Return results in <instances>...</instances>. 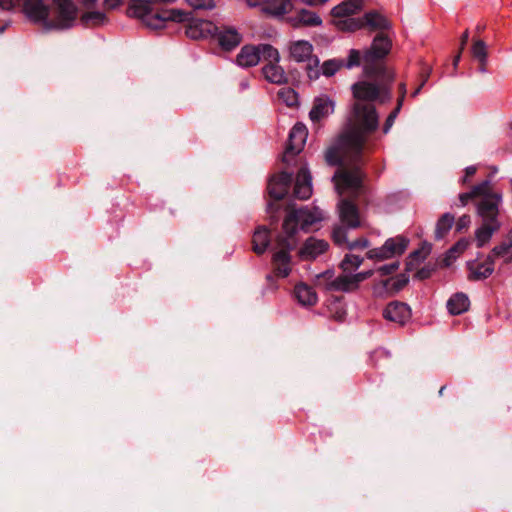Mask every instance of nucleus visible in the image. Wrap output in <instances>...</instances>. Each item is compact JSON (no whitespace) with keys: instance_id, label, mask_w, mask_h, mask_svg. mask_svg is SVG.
Masks as SVG:
<instances>
[{"instance_id":"obj_50","label":"nucleus","mask_w":512,"mask_h":512,"mask_svg":"<svg viewBox=\"0 0 512 512\" xmlns=\"http://www.w3.org/2000/svg\"><path fill=\"white\" fill-rule=\"evenodd\" d=\"M392 281V288L395 291L402 290L409 282V278L405 273L399 274L396 278L390 279ZM389 282V280L387 281Z\"/></svg>"},{"instance_id":"obj_21","label":"nucleus","mask_w":512,"mask_h":512,"mask_svg":"<svg viewBox=\"0 0 512 512\" xmlns=\"http://www.w3.org/2000/svg\"><path fill=\"white\" fill-rule=\"evenodd\" d=\"M339 217L341 222L351 229L361 226L358 206L351 200L342 199L339 203Z\"/></svg>"},{"instance_id":"obj_7","label":"nucleus","mask_w":512,"mask_h":512,"mask_svg":"<svg viewBox=\"0 0 512 512\" xmlns=\"http://www.w3.org/2000/svg\"><path fill=\"white\" fill-rule=\"evenodd\" d=\"M276 48L271 44L260 43L258 45H244L236 56V63L240 67L249 68L256 66L261 60H276Z\"/></svg>"},{"instance_id":"obj_16","label":"nucleus","mask_w":512,"mask_h":512,"mask_svg":"<svg viewBox=\"0 0 512 512\" xmlns=\"http://www.w3.org/2000/svg\"><path fill=\"white\" fill-rule=\"evenodd\" d=\"M373 274L372 270L359 272L356 274L339 275L330 283V289L340 292H352L358 289L361 282L371 277Z\"/></svg>"},{"instance_id":"obj_24","label":"nucleus","mask_w":512,"mask_h":512,"mask_svg":"<svg viewBox=\"0 0 512 512\" xmlns=\"http://www.w3.org/2000/svg\"><path fill=\"white\" fill-rule=\"evenodd\" d=\"M363 22L364 25L368 26L371 30H380V32H384L391 28L390 21L376 11L366 12L363 16Z\"/></svg>"},{"instance_id":"obj_62","label":"nucleus","mask_w":512,"mask_h":512,"mask_svg":"<svg viewBox=\"0 0 512 512\" xmlns=\"http://www.w3.org/2000/svg\"><path fill=\"white\" fill-rule=\"evenodd\" d=\"M461 53H462V51L459 49V52L457 53V55L453 59V66H454L455 69L457 68L458 63H459V61L461 59Z\"/></svg>"},{"instance_id":"obj_2","label":"nucleus","mask_w":512,"mask_h":512,"mask_svg":"<svg viewBox=\"0 0 512 512\" xmlns=\"http://www.w3.org/2000/svg\"><path fill=\"white\" fill-rule=\"evenodd\" d=\"M16 6L21 7L30 22L40 24L46 30L71 28L78 12L72 0H52L51 7L44 0H0V8L3 10L10 11Z\"/></svg>"},{"instance_id":"obj_60","label":"nucleus","mask_w":512,"mask_h":512,"mask_svg":"<svg viewBox=\"0 0 512 512\" xmlns=\"http://www.w3.org/2000/svg\"><path fill=\"white\" fill-rule=\"evenodd\" d=\"M268 0H247V3L250 7L263 6L266 4Z\"/></svg>"},{"instance_id":"obj_38","label":"nucleus","mask_w":512,"mask_h":512,"mask_svg":"<svg viewBox=\"0 0 512 512\" xmlns=\"http://www.w3.org/2000/svg\"><path fill=\"white\" fill-rule=\"evenodd\" d=\"M296 19L299 24L309 27L318 26L322 23L321 18L315 12L306 9L300 10Z\"/></svg>"},{"instance_id":"obj_17","label":"nucleus","mask_w":512,"mask_h":512,"mask_svg":"<svg viewBox=\"0 0 512 512\" xmlns=\"http://www.w3.org/2000/svg\"><path fill=\"white\" fill-rule=\"evenodd\" d=\"M292 179L293 174L287 171L272 176L267 185L269 196L276 201L283 199L290 189Z\"/></svg>"},{"instance_id":"obj_57","label":"nucleus","mask_w":512,"mask_h":512,"mask_svg":"<svg viewBox=\"0 0 512 512\" xmlns=\"http://www.w3.org/2000/svg\"><path fill=\"white\" fill-rule=\"evenodd\" d=\"M472 199H474V196L471 190L469 192L459 194V201L461 206H466Z\"/></svg>"},{"instance_id":"obj_55","label":"nucleus","mask_w":512,"mask_h":512,"mask_svg":"<svg viewBox=\"0 0 512 512\" xmlns=\"http://www.w3.org/2000/svg\"><path fill=\"white\" fill-rule=\"evenodd\" d=\"M432 68L428 65H423L420 71V78H421V85H425L428 81L430 74H431Z\"/></svg>"},{"instance_id":"obj_56","label":"nucleus","mask_w":512,"mask_h":512,"mask_svg":"<svg viewBox=\"0 0 512 512\" xmlns=\"http://www.w3.org/2000/svg\"><path fill=\"white\" fill-rule=\"evenodd\" d=\"M470 224V216L469 215H463L461 216L457 223H456V229L457 231H461L464 228H467Z\"/></svg>"},{"instance_id":"obj_54","label":"nucleus","mask_w":512,"mask_h":512,"mask_svg":"<svg viewBox=\"0 0 512 512\" xmlns=\"http://www.w3.org/2000/svg\"><path fill=\"white\" fill-rule=\"evenodd\" d=\"M398 92H399V96H398V99H397V104L396 106L402 108L403 106V103H404V100H405V97H406V93H407V89H406V83L404 82H401L398 86Z\"/></svg>"},{"instance_id":"obj_14","label":"nucleus","mask_w":512,"mask_h":512,"mask_svg":"<svg viewBox=\"0 0 512 512\" xmlns=\"http://www.w3.org/2000/svg\"><path fill=\"white\" fill-rule=\"evenodd\" d=\"M187 20L188 14L186 12L177 9H170L162 10L154 14L151 13L143 23L151 29L158 30L165 28L167 21L184 23Z\"/></svg>"},{"instance_id":"obj_13","label":"nucleus","mask_w":512,"mask_h":512,"mask_svg":"<svg viewBox=\"0 0 512 512\" xmlns=\"http://www.w3.org/2000/svg\"><path fill=\"white\" fill-rule=\"evenodd\" d=\"M307 138V129L304 124L296 123L291 129L285 151L282 155V162L289 164L299 154Z\"/></svg>"},{"instance_id":"obj_46","label":"nucleus","mask_w":512,"mask_h":512,"mask_svg":"<svg viewBox=\"0 0 512 512\" xmlns=\"http://www.w3.org/2000/svg\"><path fill=\"white\" fill-rule=\"evenodd\" d=\"M512 247L508 245V242L506 240L502 241L499 245H496L490 252L488 256H492V259L494 260L497 257H503L507 255Z\"/></svg>"},{"instance_id":"obj_37","label":"nucleus","mask_w":512,"mask_h":512,"mask_svg":"<svg viewBox=\"0 0 512 512\" xmlns=\"http://www.w3.org/2000/svg\"><path fill=\"white\" fill-rule=\"evenodd\" d=\"M455 217L451 213H444L437 221L435 228V239H443L451 230Z\"/></svg>"},{"instance_id":"obj_36","label":"nucleus","mask_w":512,"mask_h":512,"mask_svg":"<svg viewBox=\"0 0 512 512\" xmlns=\"http://www.w3.org/2000/svg\"><path fill=\"white\" fill-rule=\"evenodd\" d=\"M108 21L105 13L101 11H90L82 14L81 24L86 28L98 27L106 24Z\"/></svg>"},{"instance_id":"obj_11","label":"nucleus","mask_w":512,"mask_h":512,"mask_svg":"<svg viewBox=\"0 0 512 512\" xmlns=\"http://www.w3.org/2000/svg\"><path fill=\"white\" fill-rule=\"evenodd\" d=\"M363 164L352 165V170H338L333 176L336 189L341 192L343 190H358L362 187L364 174L361 171Z\"/></svg>"},{"instance_id":"obj_42","label":"nucleus","mask_w":512,"mask_h":512,"mask_svg":"<svg viewBox=\"0 0 512 512\" xmlns=\"http://www.w3.org/2000/svg\"><path fill=\"white\" fill-rule=\"evenodd\" d=\"M348 227H344V226H336L334 227L333 231H332V240L333 242L337 245V246H343L345 245L346 247L348 246V239H347V234H348Z\"/></svg>"},{"instance_id":"obj_41","label":"nucleus","mask_w":512,"mask_h":512,"mask_svg":"<svg viewBox=\"0 0 512 512\" xmlns=\"http://www.w3.org/2000/svg\"><path fill=\"white\" fill-rule=\"evenodd\" d=\"M278 97L288 107H293L298 104V94L294 89L290 87L280 89L278 92Z\"/></svg>"},{"instance_id":"obj_39","label":"nucleus","mask_w":512,"mask_h":512,"mask_svg":"<svg viewBox=\"0 0 512 512\" xmlns=\"http://www.w3.org/2000/svg\"><path fill=\"white\" fill-rule=\"evenodd\" d=\"M362 263V257L354 254H346L340 263V268L344 273H352L358 269Z\"/></svg>"},{"instance_id":"obj_59","label":"nucleus","mask_w":512,"mask_h":512,"mask_svg":"<svg viewBox=\"0 0 512 512\" xmlns=\"http://www.w3.org/2000/svg\"><path fill=\"white\" fill-rule=\"evenodd\" d=\"M122 3V0H104V4L108 9H115Z\"/></svg>"},{"instance_id":"obj_51","label":"nucleus","mask_w":512,"mask_h":512,"mask_svg":"<svg viewBox=\"0 0 512 512\" xmlns=\"http://www.w3.org/2000/svg\"><path fill=\"white\" fill-rule=\"evenodd\" d=\"M434 271H435V265H431V264L425 265L424 267H422L415 273L414 278L421 280V281L426 280L432 276Z\"/></svg>"},{"instance_id":"obj_45","label":"nucleus","mask_w":512,"mask_h":512,"mask_svg":"<svg viewBox=\"0 0 512 512\" xmlns=\"http://www.w3.org/2000/svg\"><path fill=\"white\" fill-rule=\"evenodd\" d=\"M366 257L368 259L380 260V261L390 259L389 255L385 249L384 244L381 247L370 249L366 253Z\"/></svg>"},{"instance_id":"obj_63","label":"nucleus","mask_w":512,"mask_h":512,"mask_svg":"<svg viewBox=\"0 0 512 512\" xmlns=\"http://www.w3.org/2000/svg\"><path fill=\"white\" fill-rule=\"evenodd\" d=\"M423 87H424L423 85L419 84V86L411 93V97L412 98L417 97L420 94Z\"/></svg>"},{"instance_id":"obj_30","label":"nucleus","mask_w":512,"mask_h":512,"mask_svg":"<svg viewBox=\"0 0 512 512\" xmlns=\"http://www.w3.org/2000/svg\"><path fill=\"white\" fill-rule=\"evenodd\" d=\"M471 54L472 57L479 63L478 71L485 73L487 71L486 66L488 59L487 45L485 42L481 39L473 40Z\"/></svg>"},{"instance_id":"obj_4","label":"nucleus","mask_w":512,"mask_h":512,"mask_svg":"<svg viewBox=\"0 0 512 512\" xmlns=\"http://www.w3.org/2000/svg\"><path fill=\"white\" fill-rule=\"evenodd\" d=\"M368 136L348 125L336 141L346 152L347 162L351 165L363 164V150Z\"/></svg>"},{"instance_id":"obj_40","label":"nucleus","mask_w":512,"mask_h":512,"mask_svg":"<svg viewBox=\"0 0 512 512\" xmlns=\"http://www.w3.org/2000/svg\"><path fill=\"white\" fill-rule=\"evenodd\" d=\"M469 245L468 240L460 239L457 241L446 253V257L444 259L445 265L449 266L452 258H456L457 255L463 253Z\"/></svg>"},{"instance_id":"obj_6","label":"nucleus","mask_w":512,"mask_h":512,"mask_svg":"<svg viewBox=\"0 0 512 512\" xmlns=\"http://www.w3.org/2000/svg\"><path fill=\"white\" fill-rule=\"evenodd\" d=\"M313 45L306 40H297L290 43V58L297 62H306V73L310 80L320 77L319 58L313 55Z\"/></svg>"},{"instance_id":"obj_20","label":"nucleus","mask_w":512,"mask_h":512,"mask_svg":"<svg viewBox=\"0 0 512 512\" xmlns=\"http://www.w3.org/2000/svg\"><path fill=\"white\" fill-rule=\"evenodd\" d=\"M383 317L391 322L397 323L400 326L405 325L411 318L410 307L400 301H392L386 305L383 310Z\"/></svg>"},{"instance_id":"obj_18","label":"nucleus","mask_w":512,"mask_h":512,"mask_svg":"<svg viewBox=\"0 0 512 512\" xmlns=\"http://www.w3.org/2000/svg\"><path fill=\"white\" fill-rule=\"evenodd\" d=\"M276 60L274 59H265L264 66L262 67V75L266 81L276 85H284L288 83V76L286 75L284 69L279 65L280 62V54L276 49Z\"/></svg>"},{"instance_id":"obj_19","label":"nucleus","mask_w":512,"mask_h":512,"mask_svg":"<svg viewBox=\"0 0 512 512\" xmlns=\"http://www.w3.org/2000/svg\"><path fill=\"white\" fill-rule=\"evenodd\" d=\"M329 249V243L323 239H317L313 236L307 238L297 255L302 261L315 260Z\"/></svg>"},{"instance_id":"obj_1","label":"nucleus","mask_w":512,"mask_h":512,"mask_svg":"<svg viewBox=\"0 0 512 512\" xmlns=\"http://www.w3.org/2000/svg\"><path fill=\"white\" fill-rule=\"evenodd\" d=\"M323 220L322 211L317 208H292L285 215L281 231L273 238L271 230L265 225L255 228L252 235V251L257 255H263L271 248V272L266 280L273 289L277 288L275 279L287 278L292 272V251L299 244L298 232H308L311 227Z\"/></svg>"},{"instance_id":"obj_10","label":"nucleus","mask_w":512,"mask_h":512,"mask_svg":"<svg viewBox=\"0 0 512 512\" xmlns=\"http://www.w3.org/2000/svg\"><path fill=\"white\" fill-rule=\"evenodd\" d=\"M242 40V34L235 27L229 25H217V31L213 32L211 37V41L226 52L236 49Z\"/></svg>"},{"instance_id":"obj_61","label":"nucleus","mask_w":512,"mask_h":512,"mask_svg":"<svg viewBox=\"0 0 512 512\" xmlns=\"http://www.w3.org/2000/svg\"><path fill=\"white\" fill-rule=\"evenodd\" d=\"M476 171H477V168L474 165L468 166L464 170L465 175L468 176V177L473 176L476 173Z\"/></svg>"},{"instance_id":"obj_15","label":"nucleus","mask_w":512,"mask_h":512,"mask_svg":"<svg viewBox=\"0 0 512 512\" xmlns=\"http://www.w3.org/2000/svg\"><path fill=\"white\" fill-rule=\"evenodd\" d=\"M188 14V20L185 34L193 40L209 39L211 41L212 33L217 31V25L212 21L203 19H191Z\"/></svg>"},{"instance_id":"obj_49","label":"nucleus","mask_w":512,"mask_h":512,"mask_svg":"<svg viewBox=\"0 0 512 512\" xmlns=\"http://www.w3.org/2000/svg\"><path fill=\"white\" fill-rule=\"evenodd\" d=\"M402 108L396 106L391 112L390 114L388 115V117L386 118L385 120V123L383 125V133L384 134H387L391 127L393 126L394 122H395V119L397 118L398 114L400 113Z\"/></svg>"},{"instance_id":"obj_8","label":"nucleus","mask_w":512,"mask_h":512,"mask_svg":"<svg viewBox=\"0 0 512 512\" xmlns=\"http://www.w3.org/2000/svg\"><path fill=\"white\" fill-rule=\"evenodd\" d=\"M351 90L356 102L373 103L381 95L383 96L380 100L382 103L391 98V88L386 84L379 86L369 81H358L352 85Z\"/></svg>"},{"instance_id":"obj_9","label":"nucleus","mask_w":512,"mask_h":512,"mask_svg":"<svg viewBox=\"0 0 512 512\" xmlns=\"http://www.w3.org/2000/svg\"><path fill=\"white\" fill-rule=\"evenodd\" d=\"M361 65V52L357 49H350L346 59L333 58L323 62L319 65L320 75L325 77L334 76L340 69H353Z\"/></svg>"},{"instance_id":"obj_31","label":"nucleus","mask_w":512,"mask_h":512,"mask_svg":"<svg viewBox=\"0 0 512 512\" xmlns=\"http://www.w3.org/2000/svg\"><path fill=\"white\" fill-rule=\"evenodd\" d=\"M325 160L330 166H342L347 161L346 152L340 144L335 142L326 150Z\"/></svg>"},{"instance_id":"obj_26","label":"nucleus","mask_w":512,"mask_h":512,"mask_svg":"<svg viewBox=\"0 0 512 512\" xmlns=\"http://www.w3.org/2000/svg\"><path fill=\"white\" fill-rule=\"evenodd\" d=\"M152 0H132L127 8L130 17L144 21L152 13Z\"/></svg>"},{"instance_id":"obj_33","label":"nucleus","mask_w":512,"mask_h":512,"mask_svg":"<svg viewBox=\"0 0 512 512\" xmlns=\"http://www.w3.org/2000/svg\"><path fill=\"white\" fill-rule=\"evenodd\" d=\"M360 8V0L343 1L332 8L331 15L335 18H344L354 15Z\"/></svg>"},{"instance_id":"obj_64","label":"nucleus","mask_w":512,"mask_h":512,"mask_svg":"<svg viewBox=\"0 0 512 512\" xmlns=\"http://www.w3.org/2000/svg\"><path fill=\"white\" fill-rule=\"evenodd\" d=\"M505 240L508 242V245L512 247V228L507 233Z\"/></svg>"},{"instance_id":"obj_5","label":"nucleus","mask_w":512,"mask_h":512,"mask_svg":"<svg viewBox=\"0 0 512 512\" xmlns=\"http://www.w3.org/2000/svg\"><path fill=\"white\" fill-rule=\"evenodd\" d=\"M349 125L369 136L378 129L379 116L373 103L355 102Z\"/></svg>"},{"instance_id":"obj_47","label":"nucleus","mask_w":512,"mask_h":512,"mask_svg":"<svg viewBox=\"0 0 512 512\" xmlns=\"http://www.w3.org/2000/svg\"><path fill=\"white\" fill-rule=\"evenodd\" d=\"M188 5L196 10H210L215 7L214 0H186Z\"/></svg>"},{"instance_id":"obj_22","label":"nucleus","mask_w":512,"mask_h":512,"mask_svg":"<svg viewBox=\"0 0 512 512\" xmlns=\"http://www.w3.org/2000/svg\"><path fill=\"white\" fill-rule=\"evenodd\" d=\"M495 262L492 256H487L484 261L472 260L467 263L470 281L487 279L494 272Z\"/></svg>"},{"instance_id":"obj_28","label":"nucleus","mask_w":512,"mask_h":512,"mask_svg":"<svg viewBox=\"0 0 512 512\" xmlns=\"http://www.w3.org/2000/svg\"><path fill=\"white\" fill-rule=\"evenodd\" d=\"M294 295L297 301L303 306H313L318 300L314 289L304 283H300L295 286Z\"/></svg>"},{"instance_id":"obj_27","label":"nucleus","mask_w":512,"mask_h":512,"mask_svg":"<svg viewBox=\"0 0 512 512\" xmlns=\"http://www.w3.org/2000/svg\"><path fill=\"white\" fill-rule=\"evenodd\" d=\"M470 300L465 293L458 292L447 301V309L451 315H460L468 311Z\"/></svg>"},{"instance_id":"obj_53","label":"nucleus","mask_w":512,"mask_h":512,"mask_svg":"<svg viewBox=\"0 0 512 512\" xmlns=\"http://www.w3.org/2000/svg\"><path fill=\"white\" fill-rule=\"evenodd\" d=\"M399 268V262H393V263H390V264H385V265H382L378 268V272L382 275V276H387V275H390L392 273H394L395 271H397Z\"/></svg>"},{"instance_id":"obj_52","label":"nucleus","mask_w":512,"mask_h":512,"mask_svg":"<svg viewBox=\"0 0 512 512\" xmlns=\"http://www.w3.org/2000/svg\"><path fill=\"white\" fill-rule=\"evenodd\" d=\"M369 240L365 237H360L354 241H349L347 249L348 250H356V249H366L369 247Z\"/></svg>"},{"instance_id":"obj_29","label":"nucleus","mask_w":512,"mask_h":512,"mask_svg":"<svg viewBox=\"0 0 512 512\" xmlns=\"http://www.w3.org/2000/svg\"><path fill=\"white\" fill-rule=\"evenodd\" d=\"M501 228V224L482 222L481 226L475 231V240L478 248L486 245L497 231Z\"/></svg>"},{"instance_id":"obj_34","label":"nucleus","mask_w":512,"mask_h":512,"mask_svg":"<svg viewBox=\"0 0 512 512\" xmlns=\"http://www.w3.org/2000/svg\"><path fill=\"white\" fill-rule=\"evenodd\" d=\"M408 244V239L403 236L388 238L384 243L385 249L390 258L396 255H402L407 249Z\"/></svg>"},{"instance_id":"obj_43","label":"nucleus","mask_w":512,"mask_h":512,"mask_svg":"<svg viewBox=\"0 0 512 512\" xmlns=\"http://www.w3.org/2000/svg\"><path fill=\"white\" fill-rule=\"evenodd\" d=\"M471 192H472L474 198H476V197L484 198V197L490 195L491 194L490 193V181L485 180L477 185H474L471 188Z\"/></svg>"},{"instance_id":"obj_25","label":"nucleus","mask_w":512,"mask_h":512,"mask_svg":"<svg viewBox=\"0 0 512 512\" xmlns=\"http://www.w3.org/2000/svg\"><path fill=\"white\" fill-rule=\"evenodd\" d=\"M333 111V102L328 98H316L309 117L313 122L319 121Z\"/></svg>"},{"instance_id":"obj_58","label":"nucleus","mask_w":512,"mask_h":512,"mask_svg":"<svg viewBox=\"0 0 512 512\" xmlns=\"http://www.w3.org/2000/svg\"><path fill=\"white\" fill-rule=\"evenodd\" d=\"M469 40V31L465 30L464 33L461 35L460 38V50L463 51L465 49V46L467 45Z\"/></svg>"},{"instance_id":"obj_48","label":"nucleus","mask_w":512,"mask_h":512,"mask_svg":"<svg viewBox=\"0 0 512 512\" xmlns=\"http://www.w3.org/2000/svg\"><path fill=\"white\" fill-rule=\"evenodd\" d=\"M362 26H364L363 19L362 20H356L354 18H348L342 22H340V28L342 30L346 31H356L360 29Z\"/></svg>"},{"instance_id":"obj_32","label":"nucleus","mask_w":512,"mask_h":512,"mask_svg":"<svg viewBox=\"0 0 512 512\" xmlns=\"http://www.w3.org/2000/svg\"><path fill=\"white\" fill-rule=\"evenodd\" d=\"M292 7L291 0H268L262 9L268 14L283 16L289 13Z\"/></svg>"},{"instance_id":"obj_3","label":"nucleus","mask_w":512,"mask_h":512,"mask_svg":"<svg viewBox=\"0 0 512 512\" xmlns=\"http://www.w3.org/2000/svg\"><path fill=\"white\" fill-rule=\"evenodd\" d=\"M392 40L384 32H379L373 39L369 48L361 53V62L365 64L368 73L376 76H383L388 82L394 79V72L385 66L380 65L391 52Z\"/></svg>"},{"instance_id":"obj_44","label":"nucleus","mask_w":512,"mask_h":512,"mask_svg":"<svg viewBox=\"0 0 512 512\" xmlns=\"http://www.w3.org/2000/svg\"><path fill=\"white\" fill-rule=\"evenodd\" d=\"M471 192H472L474 198H476V197L484 198V197L490 195L491 194L490 193V181L485 180L477 185H474L471 188Z\"/></svg>"},{"instance_id":"obj_23","label":"nucleus","mask_w":512,"mask_h":512,"mask_svg":"<svg viewBox=\"0 0 512 512\" xmlns=\"http://www.w3.org/2000/svg\"><path fill=\"white\" fill-rule=\"evenodd\" d=\"M312 177L308 168L301 167L296 175L293 195L300 200H306L312 195Z\"/></svg>"},{"instance_id":"obj_35","label":"nucleus","mask_w":512,"mask_h":512,"mask_svg":"<svg viewBox=\"0 0 512 512\" xmlns=\"http://www.w3.org/2000/svg\"><path fill=\"white\" fill-rule=\"evenodd\" d=\"M430 245L424 243L420 248L411 252L406 260V271H412L416 266L422 263L430 254Z\"/></svg>"},{"instance_id":"obj_12","label":"nucleus","mask_w":512,"mask_h":512,"mask_svg":"<svg viewBox=\"0 0 512 512\" xmlns=\"http://www.w3.org/2000/svg\"><path fill=\"white\" fill-rule=\"evenodd\" d=\"M501 202L502 197L499 193L490 194L478 201L476 211L482 222L501 224L498 218Z\"/></svg>"}]
</instances>
